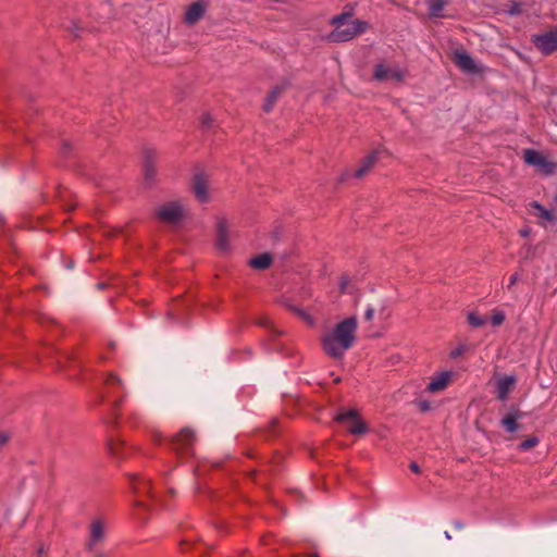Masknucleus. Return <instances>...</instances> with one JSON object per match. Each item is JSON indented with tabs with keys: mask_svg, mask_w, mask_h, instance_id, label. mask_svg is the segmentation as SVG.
I'll use <instances>...</instances> for the list:
<instances>
[{
	"mask_svg": "<svg viewBox=\"0 0 557 557\" xmlns=\"http://www.w3.org/2000/svg\"><path fill=\"white\" fill-rule=\"evenodd\" d=\"M357 327L356 317L346 318L337 323L323 334L321 338L323 351L333 359H342L355 344Z\"/></svg>",
	"mask_w": 557,
	"mask_h": 557,
	"instance_id": "f257e3e1",
	"label": "nucleus"
},
{
	"mask_svg": "<svg viewBox=\"0 0 557 557\" xmlns=\"http://www.w3.org/2000/svg\"><path fill=\"white\" fill-rule=\"evenodd\" d=\"M332 24L335 28L330 33L329 39L333 42L349 41L369 28L367 22L360 20L347 21L344 14L334 16Z\"/></svg>",
	"mask_w": 557,
	"mask_h": 557,
	"instance_id": "f03ea898",
	"label": "nucleus"
},
{
	"mask_svg": "<svg viewBox=\"0 0 557 557\" xmlns=\"http://www.w3.org/2000/svg\"><path fill=\"white\" fill-rule=\"evenodd\" d=\"M156 213L162 222L175 224L184 219L187 213V208L182 201L174 200L159 206Z\"/></svg>",
	"mask_w": 557,
	"mask_h": 557,
	"instance_id": "7ed1b4c3",
	"label": "nucleus"
},
{
	"mask_svg": "<svg viewBox=\"0 0 557 557\" xmlns=\"http://www.w3.org/2000/svg\"><path fill=\"white\" fill-rule=\"evenodd\" d=\"M335 421L342 423L346 428L347 432L354 435H363L368 431L367 424L355 409H348L339 412L335 417Z\"/></svg>",
	"mask_w": 557,
	"mask_h": 557,
	"instance_id": "20e7f679",
	"label": "nucleus"
},
{
	"mask_svg": "<svg viewBox=\"0 0 557 557\" xmlns=\"http://www.w3.org/2000/svg\"><path fill=\"white\" fill-rule=\"evenodd\" d=\"M195 441V433L189 428H184L173 440V450L178 455H188L191 451V447Z\"/></svg>",
	"mask_w": 557,
	"mask_h": 557,
	"instance_id": "39448f33",
	"label": "nucleus"
},
{
	"mask_svg": "<svg viewBox=\"0 0 557 557\" xmlns=\"http://www.w3.org/2000/svg\"><path fill=\"white\" fill-rule=\"evenodd\" d=\"M532 42L545 54L557 50V30L532 36Z\"/></svg>",
	"mask_w": 557,
	"mask_h": 557,
	"instance_id": "423d86ee",
	"label": "nucleus"
},
{
	"mask_svg": "<svg viewBox=\"0 0 557 557\" xmlns=\"http://www.w3.org/2000/svg\"><path fill=\"white\" fill-rule=\"evenodd\" d=\"M191 189L199 202L203 203L210 200V184L207 175L202 173L195 175Z\"/></svg>",
	"mask_w": 557,
	"mask_h": 557,
	"instance_id": "0eeeda50",
	"label": "nucleus"
},
{
	"mask_svg": "<svg viewBox=\"0 0 557 557\" xmlns=\"http://www.w3.org/2000/svg\"><path fill=\"white\" fill-rule=\"evenodd\" d=\"M523 159L528 164L539 168L546 174L552 173L555 168L544 156L533 149H525L523 151Z\"/></svg>",
	"mask_w": 557,
	"mask_h": 557,
	"instance_id": "6e6552de",
	"label": "nucleus"
},
{
	"mask_svg": "<svg viewBox=\"0 0 557 557\" xmlns=\"http://www.w3.org/2000/svg\"><path fill=\"white\" fill-rule=\"evenodd\" d=\"M374 78L379 82L396 81L400 82L404 78V72L397 66H386L384 64H377L374 67Z\"/></svg>",
	"mask_w": 557,
	"mask_h": 557,
	"instance_id": "1a4fd4ad",
	"label": "nucleus"
},
{
	"mask_svg": "<svg viewBox=\"0 0 557 557\" xmlns=\"http://www.w3.org/2000/svg\"><path fill=\"white\" fill-rule=\"evenodd\" d=\"M215 246L221 251H227L230 248V227L225 219L216 221Z\"/></svg>",
	"mask_w": 557,
	"mask_h": 557,
	"instance_id": "9d476101",
	"label": "nucleus"
},
{
	"mask_svg": "<svg viewBox=\"0 0 557 557\" xmlns=\"http://www.w3.org/2000/svg\"><path fill=\"white\" fill-rule=\"evenodd\" d=\"M104 540V525L100 520H95L90 524L89 540L86 548L94 552L97 546Z\"/></svg>",
	"mask_w": 557,
	"mask_h": 557,
	"instance_id": "9b49d317",
	"label": "nucleus"
},
{
	"mask_svg": "<svg viewBox=\"0 0 557 557\" xmlns=\"http://www.w3.org/2000/svg\"><path fill=\"white\" fill-rule=\"evenodd\" d=\"M515 384L516 377L512 375H505L498 377L496 382L498 399L506 400L508 398L509 393L512 391Z\"/></svg>",
	"mask_w": 557,
	"mask_h": 557,
	"instance_id": "f8f14e48",
	"label": "nucleus"
},
{
	"mask_svg": "<svg viewBox=\"0 0 557 557\" xmlns=\"http://www.w3.org/2000/svg\"><path fill=\"white\" fill-rule=\"evenodd\" d=\"M454 61L463 72H479L473 59L466 51H455Z\"/></svg>",
	"mask_w": 557,
	"mask_h": 557,
	"instance_id": "ddd939ff",
	"label": "nucleus"
},
{
	"mask_svg": "<svg viewBox=\"0 0 557 557\" xmlns=\"http://www.w3.org/2000/svg\"><path fill=\"white\" fill-rule=\"evenodd\" d=\"M206 11V3L203 1L193 2L185 12V22L187 24H195L198 22Z\"/></svg>",
	"mask_w": 557,
	"mask_h": 557,
	"instance_id": "4468645a",
	"label": "nucleus"
},
{
	"mask_svg": "<svg viewBox=\"0 0 557 557\" xmlns=\"http://www.w3.org/2000/svg\"><path fill=\"white\" fill-rule=\"evenodd\" d=\"M451 379L450 372H442L431 377L428 384V391L432 393L441 392L447 387Z\"/></svg>",
	"mask_w": 557,
	"mask_h": 557,
	"instance_id": "2eb2a0df",
	"label": "nucleus"
},
{
	"mask_svg": "<svg viewBox=\"0 0 557 557\" xmlns=\"http://www.w3.org/2000/svg\"><path fill=\"white\" fill-rule=\"evenodd\" d=\"M377 156H379L377 150H374L371 153H369L368 156H366L361 160L358 169L356 170L355 176L357 178L363 177L373 168V165L375 164V162L377 160Z\"/></svg>",
	"mask_w": 557,
	"mask_h": 557,
	"instance_id": "dca6fc26",
	"label": "nucleus"
},
{
	"mask_svg": "<svg viewBox=\"0 0 557 557\" xmlns=\"http://www.w3.org/2000/svg\"><path fill=\"white\" fill-rule=\"evenodd\" d=\"M284 90V86H275L265 97L264 103H263V111L270 112L274 108L276 101L281 97L282 92Z\"/></svg>",
	"mask_w": 557,
	"mask_h": 557,
	"instance_id": "f3484780",
	"label": "nucleus"
},
{
	"mask_svg": "<svg viewBox=\"0 0 557 557\" xmlns=\"http://www.w3.org/2000/svg\"><path fill=\"white\" fill-rule=\"evenodd\" d=\"M272 263V257L270 253H261L249 260V265L256 270H265Z\"/></svg>",
	"mask_w": 557,
	"mask_h": 557,
	"instance_id": "a211bd4d",
	"label": "nucleus"
},
{
	"mask_svg": "<svg viewBox=\"0 0 557 557\" xmlns=\"http://www.w3.org/2000/svg\"><path fill=\"white\" fill-rule=\"evenodd\" d=\"M521 417L519 412H510L506 417L502 419V425L506 429V431L513 433L519 429V424L517 420Z\"/></svg>",
	"mask_w": 557,
	"mask_h": 557,
	"instance_id": "6ab92c4d",
	"label": "nucleus"
},
{
	"mask_svg": "<svg viewBox=\"0 0 557 557\" xmlns=\"http://www.w3.org/2000/svg\"><path fill=\"white\" fill-rule=\"evenodd\" d=\"M429 12L432 17L441 16V13L444 9L445 1L444 0H428Z\"/></svg>",
	"mask_w": 557,
	"mask_h": 557,
	"instance_id": "aec40b11",
	"label": "nucleus"
},
{
	"mask_svg": "<svg viewBox=\"0 0 557 557\" xmlns=\"http://www.w3.org/2000/svg\"><path fill=\"white\" fill-rule=\"evenodd\" d=\"M532 207L537 210V216H540L541 219L545 220V221H554V215H553V212L545 209L542 205H540L539 202H533L532 203Z\"/></svg>",
	"mask_w": 557,
	"mask_h": 557,
	"instance_id": "412c9836",
	"label": "nucleus"
},
{
	"mask_svg": "<svg viewBox=\"0 0 557 557\" xmlns=\"http://www.w3.org/2000/svg\"><path fill=\"white\" fill-rule=\"evenodd\" d=\"M133 488L137 494L147 493L150 495V482L148 480H140L134 484Z\"/></svg>",
	"mask_w": 557,
	"mask_h": 557,
	"instance_id": "4be33fe9",
	"label": "nucleus"
},
{
	"mask_svg": "<svg viewBox=\"0 0 557 557\" xmlns=\"http://www.w3.org/2000/svg\"><path fill=\"white\" fill-rule=\"evenodd\" d=\"M468 322L470 325L474 327H480L485 324V319L479 317L478 314L471 312L468 314Z\"/></svg>",
	"mask_w": 557,
	"mask_h": 557,
	"instance_id": "5701e85b",
	"label": "nucleus"
},
{
	"mask_svg": "<svg viewBox=\"0 0 557 557\" xmlns=\"http://www.w3.org/2000/svg\"><path fill=\"white\" fill-rule=\"evenodd\" d=\"M505 321V314L503 311L494 310L491 317V323L494 326H499Z\"/></svg>",
	"mask_w": 557,
	"mask_h": 557,
	"instance_id": "b1692460",
	"label": "nucleus"
},
{
	"mask_svg": "<svg viewBox=\"0 0 557 557\" xmlns=\"http://www.w3.org/2000/svg\"><path fill=\"white\" fill-rule=\"evenodd\" d=\"M537 438L536 437H530L525 441H523L521 444H520V449L522 450H528L532 447H534L536 444H537Z\"/></svg>",
	"mask_w": 557,
	"mask_h": 557,
	"instance_id": "393cba45",
	"label": "nucleus"
},
{
	"mask_svg": "<svg viewBox=\"0 0 557 557\" xmlns=\"http://www.w3.org/2000/svg\"><path fill=\"white\" fill-rule=\"evenodd\" d=\"M349 284H350V280H349V277H348V276L343 275V276L339 278V283H338V286H339L341 292H342V293H346V292H348Z\"/></svg>",
	"mask_w": 557,
	"mask_h": 557,
	"instance_id": "a878e982",
	"label": "nucleus"
},
{
	"mask_svg": "<svg viewBox=\"0 0 557 557\" xmlns=\"http://www.w3.org/2000/svg\"><path fill=\"white\" fill-rule=\"evenodd\" d=\"M290 310L296 311L304 320L308 321L310 324L313 323L310 315H308L306 312L295 309L294 307H290Z\"/></svg>",
	"mask_w": 557,
	"mask_h": 557,
	"instance_id": "bb28decb",
	"label": "nucleus"
},
{
	"mask_svg": "<svg viewBox=\"0 0 557 557\" xmlns=\"http://www.w3.org/2000/svg\"><path fill=\"white\" fill-rule=\"evenodd\" d=\"M10 435L5 432H0V448L8 444Z\"/></svg>",
	"mask_w": 557,
	"mask_h": 557,
	"instance_id": "cd10ccee",
	"label": "nucleus"
},
{
	"mask_svg": "<svg viewBox=\"0 0 557 557\" xmlns=\"http://www.w3.org/2000/svg\"><path fill=\"white\" fill-rule=\"evenodd\" d=\"M201 123H202V125H205V126H210V125H211V123H212V119H211V116H210L209 114H203V115L201 116Z\"/></svg>",
	"mask_w": 557,
	"mask_h": 557,
	"instance_id": "c85d7f7f",
	"label": "nucleus"
},
{
	"mask_svg": "<svg viewBox=\"0 0 557 557\" xmlns=\"http://www.w3.org/2000/svg\"><path fill=\"white\" fill-rule=\"evenodd\" d=\"M374 309L372 307H368L364 318L367 321H371L373 319Z\"/></svg>",
	"mask_w": 557,
	"mask_h": 557,
	"instance_id": "c756f323",
	"label": "nucleus"
},
{
	"mask_svg": "<svg viewBox=\"0 0 557 557\" xmlns=\"http://www.w3.org/2000/svg\"><path fill=\"white\" fill-rule=\"evenodd\" d=\"M418 406H419V409L423 412L430 410V408H431V406L428 401H420L418 404Z\"/></svg>",
	"mask_w": 557,
	"mask_h": 557,
	"instance_id": "7c9ffc66",
	"label": "nucleus"
},
{
	"mask_svg": "<svg viewBox=\"0 0 557 557\" xmlns=\"http://www.w3.org/2000/svg\"><path fill=\"white\" fill-rule=\"evenodd\" d=\"M517 281H518V274L515 273L509 278L508 289H510L516 284Z\"/></svg>",
	"mask_w": 557,
	"mask_h": 557,
	"instance_id": "2f4dec72",
	"label": "nucleus"
},
{
	"mask_svg": "<svg viewBox=\"0 0 557 557\" xmlns=\"http://www.w3.org/2000/svg\"><path fill=\"white\" fill-rule=\"evenodd\" d=\"M410 470L414 473H420V467L416 462H411L409 466Z\"/></svg>",
	"mask_w": 557,
	"mask_h": 557,
	"instance_id": "473e14b6",
	"label": "nucleus"
},
{
	"mask_svg": "<svg viewBox=\"0 0 557 557\" xmlns=\"http://www.w3.org/2000/svg\"><path fill=\"white\" fill-rule=\"evenodd\" d=\"M107 382H108L109 384H111V383H120V379L111 374V375L108 377V381H107Z\"/></svg>",
	"mask_w": 557,
	"mask_h": 557,
	"instance_id": "72a5a7b5",
	"label": "nucleus"
},
{
	"mask_svg": "<svg viewBox=\"0 0 557 557\" xmlns=\"http://www.w3.org/2000/svg\"><path fill=\"white\" fill-rule=\"evenodd\" d=\"M135 507H136V508H138V509H145V510L147 509L146 504H145V503H143L141 500H137V502L135 503Z\"/></svg>",
	"mask_w": 557,
	"mask_h": 557,
	"instance_id": "f704fd0d",
	"label": "nucleus"
},
{
	"mask_svg": "<svg viewBox=\"0 0 557 557\" xmlns=\"http://www.w3.org/2000/svg\"><path fill=\"white\" fill-rule=\"evenodd\" d=\"M146 175H147V177H152L153 176V170L150 166H148L146 169Z\"/></svg>",
	"mask_w": 557,
	"mask_h": 557,
	"instance_id": "c9c22d12",
	"label": "nucleus"
},
{
	"mask_svg": "<svg viewBox=\"0 0 557 557\" xmlns=\"http://www.w3.org/2000/svg\"><path fill=\"white\" fill-rule=\"evenodd\" d=\"M108 449L111 454H116L115 449L113 448L111 442L108 443Z\"/></svg>",
	"mask_w": 557,
	"mask_h": 557,
	"instance_id": "e433bc0d",
	"label": "nucleus"
},
{
	"mask_svg": "<svg viewBox=\"0 0 557 557\" xmlns=\"http://www.w3.org/2000/svg\"><path fill=\"white\" fill-rule=\"evenodd\" d=\"M455 525L458 529H462L463 528V524L461 522H456Z\"/></svg>",
	"mask_w": 557,
	"mask_h": 557,
	"instance_id": "4c0bfd02",
	"label": "nucleus"
},
{
	"mask_svg": "<svg viewBox=\"0 0 557 557\" xmlns=\"http://www.w3.org/2000/svg\"><path fill=\"white\" fill-rule=\"evenodd\" d=\"M458 355H460V350H456V351L451 352L453 357H457Z\"/></svg>",
	"mask_w": 557,
	"mask_h": 557,
	"instance_id": "58836bf2",
	"label": "nucleus"
},
{
	"mask_svg": "<svg viewBox=\"0 0 557 557\" xmlns=\"http://www.w3.org/2000/svg\"><path fill=\"white\" fill-rule=\"evenodd\" d=\"M445 537H446L447 540H450V539H451L450 534H449L447 531L445 532Z\"/></svg>",
	"mask_w": 557,
	"mask_h": 557,
	"instance_id": "ea45409f",
	"label": "nucleus"
},
{
	"mask_svg": "<svg viewBox=\"0 0 557 557\" xmlns=\"http://www.w3.org/2000/svg\"><path fill=\"white\" fill-rule=\"evenodd\" d=\"M136 516H137V518H138V519H141V520H144V521L146 520L144 517H141V516H140V513H139V512H137V513H136Z\"/></svg>",
	"mask_w": 557,
	"mask_h": 557,
	"instance_id": "a19ab883",
	"label": "nucleus"
},
{
	"mask_svg": "<svg viewBox=\"0 0 557 557\" xmlns=\"http://www.w3.org/2000/svg\"><path fill=\"white\" fill-rule=\"evenodd\" d=\"M97 557H102V555H98Z\"/></svg>",
	"mask_w": 557,
	"mask_h": 557,
	"instance_id": "79ce46f5",
	"label": "nucleus"
}]
</instances>
